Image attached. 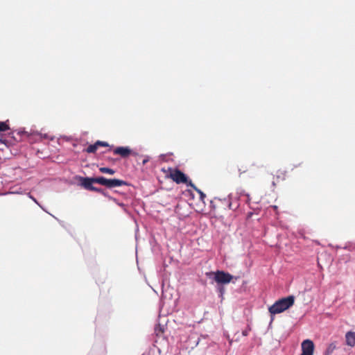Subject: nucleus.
<instances>
[{
  "label": "nucleus",
  "mask_w": 355,
  "mask_h": 355,
  "mask_svg": "<svg viewBox=\"0 0 355 355\" xmlns=\"http://www.w3.org/2000/svg\"><path fill=\"white\" fill-rule=\"evenodd\" d=\"M237 193L241 196H246L248 197V201H250V195L247 193L245 192V191L242 189H237Z\"/></svg>",
  "instance_id": "18"
},
{
  "label": "nucleus",
  "mask_w": 355,
  "mask_h": 355,
  "mask_svg": "<svg viewBox=\"0 0 355 355\" xmlns=\"http://www.w3.org/2000/svg\"><path fill=\"white\" fill-rule=\"evenodd\" d=\"M28 196L31 199H32L37 205H39V202H37V200L33 197L32 196L30 193L28 194Z\"/></svg>",
  "instance_id": "24"
},
{
  "label": "nucleus",
  "mask_w": 355,
  "mask_h": 355,
  "mask_svg": "<svg viewBox=\"0 0 355 355\" xmlns=\"http://www.w3.org/2000/svg\"><path fill=\"white\" fill-rule=\"evenodd\" d=\"M207 275L209 276V278L212 277L218 284H221L230 283L233 278L232 275L222 270H218L214 273L207 272Z\"/></svg>",
  "instance_id": "2"
},
{
  "label": "nucleus",
  "mask_w": 355,
  "mask_h": 355,
  "mask_svg": "<svg viewBox=\"0 0 355 355\" xmlns=\"http://www.w3.org/2000/svg\"><path fill=\"white\" fill-rule=\"evenodd\" d=\"M98 147L96 142L93 144H90L87 148L86 152L88 153H94L96 151Z\"/></svg>",
  "instance_id": "13"
},
{
  "label": "nucleus",
  "mask_w": 355,
  "mask_h": 355,
  "mask_svg": "<svg viewBox=\"0 0 355 355\" xmlns=\"http://www.w3.org/2000/svg\"><path fill=\"white\" fill-rule=\"evenodd\" d=\"M100 172L103 173H108L110 175H113L115 173V171L112 168H108V167H101L99 168Z\"/></svg>",
  "instance_id": "12"
},
{
  "label": "nucleus",
  "mask_w": 355,
  "mask_h": 355,
  "mask_svg": "<svg viewBox=\"0 0 355 355\" xmlns=\"http://www.w3.org/2000/svg\"><path fill=\"white\" fill-rule=\"evenodd\" d=\"M117 204H118L119 206H120L121 207H125V205L123 202H118Z\"/></svg>",
  "instance_id": "27"
},
{
  "label": "nucleus",
  "mask_w": 355,
  "mask_h": 355,
  "mask_svg": "<svg viewBox=\"0 0 355 355\" xmlns=\"http://www.w3.org/2000/svg\"><path fill=\"white\" fill-rule=\"evenodd\" d=\"M219 294H220V297H223V295L225 293V288L223 286H218V288H217Z\"/></svg>",
  "instance_id": "21"
},
{
  "label": "nucleus",
  "mask_w": 355,
  "mask_h": 355,
  "mask_svg": "<svg viewBox=\"0 0 355 355\" xmlns=\"http://www.w3.org/2000/svg\"><path fill=\"white\" fill-rule=\"evenodd\" d=\"M210 207H211L212 209H215V208H216V206H215V205L214 204L213 200H211V201H210Z\"/></svg>",
  "instance_id": "26"
},
{
  "label": "nucleus",
  "mask_w": 355,
  "mask_h": 355,
  "mask_svg": "<svg viewBox=\"0 0 355 355\" xmlns=\"http://www.w3.org/2000/svg\"><path fill=\"white\" fill-rule=\"evenodd\" d=\"M142 355H144V354H142Z\"/></svg>",
  "instance_id": "30"
},
{
  "label": "nucleus",
  "mask_w": 355,
  "mask_h": 355,
  "mask_svg": "<svg viewBox=\"0 0 355 355\" xmlns=\"http://www.w3.org/2000/svg\"><path fill=\"white\" fill-rule=\"evenodd\" d=\"M96 144L97 145V147L98 146H103V147H107L109 146V144L106 141H96Z\"/></svg>",
  "instance_id": "19"
},
{
  "label": "nucleus",
  "mask_w": 355,
  "mask_h": 355,
  "mask_svg": "<svg viewBox=\"0 0 355 355\" xmlns=\"http://www.w3.org/2000/svg\"><path fill=\"white\" fill-rule=\"evenodd\" d=\"M196 191L198 192V193L200 195V200L202 201V202H205V199L206 198V195L205 193H204L200 189H199L198 188H196L195 189Z\"/></svg>",
  "instance_id": "16"
},
{
  "label": "nucleus",
  "mask_w": 355,
  "mask_h": 355,
  "mask_svg": "<svg viewBox=\"0 0 355 355\" xmlns=\"http://www.w3.org/2000/svg\"><path fill=\"white\" fill-rule=\"evenodd\" d=\"M17 134L19 136H25L27 138H29L31 135L36 134L37 135H40L41 138L47 139L49 138V136L47 134H41L37 132H28L26 131L25 128H20L17 131Z\"/></svg>",
  "instance_id": "8"
},
{
  "label": "nucleus",
  "mask_w": 355,
  "mask_h": 355,
  "mask_svg": "<svg viewBox=\"0 0 355 355\" xmlns=\"http://www.w3.org/2000/svg\"><path fill=\"white\" fill-rule=\"evenodd\" d=\"M114 153L119 155L123 158L128 157L130 155L137 156V153L134 152L129 146H118L114 148Z\"/></svg>",
  "instance_id": "3"
},
{
  "label": "nucleus",
  "mask_w": 355,
  "mask_h": 355,
  "mask_svg": "<svg viewBox=\"0 0 355 355\" xmlns=\"http://www.w3.org/2000/svg\"><path fill=\"white\" fill-rule=\"evenodd\" d=\"M149 160H150V157L148 155H146L144 157V159L142 161V164L145 165Z\"/></svg>",
  "instance_id": "23"
},
{
  "label": "nucleus",
  "mask_w": 355,
  "mask_h": 355,
  "mask_svg": "<svg viewBox=\"0 0 355 355\" xmlns=\"http://www.w3.org/2000/svg\"><path fill=\"white\" fill-rule=\"evenodd\" d=\"M183 183L186 184L187 187H191L194 190L197 188L196 186L189 178H188L187 182H183Z\"/></svg>",
  "instance_id": "20"
},
{
  "label": "nucleus",
  "mask_w": 355,
  "mask_h": 355,
  "mask_svg": "<svg viewBox=\"0 0 355 355\" xmlns=\"http://www.w3.org/2000/svg\"><path fill=\"white\" fill-rule=\"evenodd\" d=\"M124 185H128V183L124 180L119 179H107L106 187L108 189H112L114 187H119Z\"/></svg>",
  "instance_id": "7"
},
{
  "label": "nucleus",
  "mask_w": 355,
  "mask_h": 355,
  "mask_svg": "<svg viewBox=\"0 0 355 355\" xmlns=\"http://www.w3.org/2000/svg\"><path fill=\"white\" fill-rule=\"evenodd\" d=\"M94 182V178H89V177H82L80 178V184L83 186L85 189L89 191H98L96 189V187L93 185Z\"/></svg>",
  "instance_id": "6"
},
{
  "label": "nucleus",
  "mask_w": 355,
  "mask_h": 355,
  "mask_svg": "<svg viewBox=\"0 0 355 355\" xmlns=\"http://www.w3.org/2000/svg\"><path fill=\"white\" fill-rule=\"evenodd\" d=\"M0 142L1 144H3L5 145H7V140L6 139H2V138H0Z\"/></svg>",
  "instance_id": "25"
},
{
  "label": "nucleus",
  "mask_w": 355,
  "mask_h": 355,
  "mask_svg": "<svg viewBox=\"0 0 355 355\" xmlns=\"http://www.w3.org/2000/svg\"><path fill=\"white\" fill-rule=\"evenodd\" d=\"M171 177L177 184L187 182L188 181L187 175L179 169H175L173 173L171 174Z\"/></svg>",
  "instance_id": "5"
},
{
  "label": "nucleus",
  "mask_w": 355,
  "mask_h": 355,
  "mask_svg": "<svg viewBox=\"0 0 355 355\" xmlns=\"http://www.w3.org/2000/svg\"><path fill=\"white\" fill-rule=\"evenodd\" d=\"M272 187H275V186H276V183H275V181H272Z\"/></svg>",
  "instance_id": "28"
},
{
  "label": "nucleus",
  "mask_w": 355,
  "mask_h": 355,
  "mask_svg": "<svg viewBox=\"0 0 355 355\" xmlns=\"http://www.w3.org/2000/svg\"><path fill=\"white\" fill-rule=\"evenodd\" d=\"M96 189L98 190V191H95L96 192H98V193H101L102 195H103L105 197H107L109 198L111 200H113L114 201H116V199L115 198H113L112 197L110 196L107 193V192H106L105 190H103V189L101 188H98V187H96Z\"/></svg>",
  "instance_id": "14"
},
{
  "label": "nucleus",
  "mask_w": 355,
  "mask_h": 355,
  "mask_svg": "<svg viewBox=\"0 0 355 355\" xmlns=\"http://www.w3.org/2000/svg\"><path fill=\"white\" fill-rule=\"evenodd\" d=\"M142 355H144V354H142Z\"/></svg>",
  "instance_id": "29"
},
{
  "label": "nucleus",
  "mask_w": 355,
  "mask_h": 355,
  "mask_svg": "<svg viewBox=\"0 0 355 355\" xmlns=\"http://www.w3.org/2000/svg\"><path fill=\"white\" fill-rule=\"evenodd\" d=\"M250 330V328L248 327L246 329H245L242 331V336H247L248 335Z\"/></svg>",
  "instance_id": "22"
},
{
  "label": "nucleus",
  "mask_w": 355,
  "mask_h": 355,
  "mask_svg": "<svg viewBox=\"0 0 355 355\" xmlns=\"http://www.w3.org/2000/svg\"><path fill=\"white\" fill-rule=\"evenodd\" d=\"M346 344L350 347L355 345V333L353 331H348L345 334Z\"/></svg>",
  "instance_id": "9"
},
{
  "label": "nucleus",
  "mask_w": 355,
  "mask_h": 355,
  "mask_svg": "<svg viewBox=\"0 0 355 355\" xmlns=\"http://www.w3.org/2000/svg\"><path fill=\"white\" fill-rule=\"evenodd\" d=\"M94 182L101 185L106 187L107 178L104 176L93 177Z\"/></svg>",
  "instance_id": "10"
},
{
  "label": "nucleus",
  "mask_w": 355,
  "mask_h": 355,
  "mask_svg": "<svg viewBox=\"0 0 355 355\" xmlns=\"http://www.w3.org/2000/svg\"><path fill=\"white\" fill-rule=\"evenodd\" d=\"M295 302L293 295H288L277 300L272 306L268 308V311L271 315L281 313L291 307Z\"/></svg>",
  "instance_id": "1"
},
{
  "label": "nucleus",
  "mask_w": 355,
  "mask_h": 355,
  "mask_svg": "<svg viewBox=\"0 0 355 355\" xmlns=\"http://www.w3.org/2000/svg\"><path fill=\"white\" fill-rule=\"evenodd\" d=\"M231 198H232V194H229L227 196V198H224L223 200H224V202H227V207L230 209H234V208L232 207V203L230 201Z\"/></svg>",
  "instance_id": "17"
},
{
  "label": "nucleus",
  "mask_w": 355,
  "mask_h": 355,
  "mask_svg": "<svg viewBox=\"0 0 355 355\" xmlns=\"http://www.w3.org/2000/svg\"><path fill=\"white\" fill-rule=\"evenodd\" d=\"M302 353L300 355H313L314 343L310 339H306L302 343Z\"/></svg>",
  "instance_id": "4"
},
{
  "label": "nucleus",
  "mask_w": 355,
  "mask_h": 355,
  "mask_svg": "<svg viewBox=\"0 0 355 355\" xmlns=\"http://www.w3.org/2000/svg\"><path fill=\"white\" fill-rule=\"evenodd\" d=\"M336 344H337L336 342L331 343L328 345V347L325 351L324 355H331L333 353V352L337 348Z\"/></svg>",
  "instance_id": "11"
},
{
  "label": "nucleus",
  "mask_w": 355,
  "mask_h": 355,
  "mask_svg": "<svg viewBox=\"0 0 355 355\" xmlns=\"http://www.w3.org/2000/svg\"><path fill=\"white\" fill-rule=\"evenodd\" d=\"M10 128L6 121H0V132L6 131Z\"/></svg>",
  "instance_id": "15"
}]
</instances>
